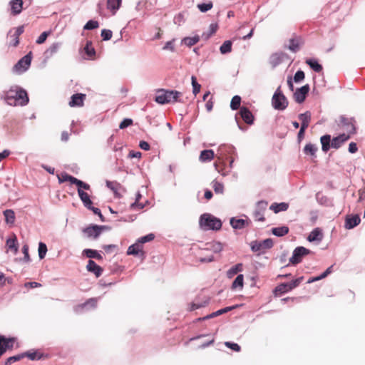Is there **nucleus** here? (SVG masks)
<instances>
[{
    "mask_svg": "<svg viewBox=\"0 0 365 365\" xmlns=\"http://www.w3.org/2000/svg\"><path fill=\"white\" fill-rule=\"evenodd\" d=\"M86 95L83 93H76L71 97L68 103L71 107H82L84 105Z\"/></svg>",
    "mask_w": 365,
    "mask_h": 365,
    "instance_id": "nucleus-15",
    "label": "nucleus"
},
{
    "mask_svg": "<svg viewBox=\"0 0 365 365\" xmlns=\"http://www.w3.org/2000/svg\"><path fill=\"white\" fill-rule=\"evenodd\" d=\"M98 26L99 24L97 21L90 20L86 24L83 29L85 30H92L94 29H97Z\"/></svg>",
    "mask_w": 365,
    "mask_h": 365,
    "instance_id": "nucleus-53",
    "label": "nucleus"
},
{
    "mask_svg": "<svg viewBox=\"0 0 365 365\" xmlns=\"http://www.w3.org/2000/svg\"><path fill=\"white\" fill-rule=\"evenodd\" d=\"M141 197H142L141 194L139 192H138V193L136 194L135 201L130 205V208L131 209H133V210H135V209L140 210V209H143L144 207V205L142 204V203H140V200Z\"/></svg>",
    "mask_w": 365,
    "mask_h": 365,
    "instance_id": "nucleus-45",
    "label": "nucleus"
},
{
    "mask_svg": "<svg viewBox=\"0 0 365 365\" xmlns=\"http://www.w3.org/2000/svg\"><path fill=\"white\" fill-rule=\"evenodd\" d=\"M272 232L277 237H282L289 232V227L287 226L274 227L272 230Z\"/></svg>",
    "mask_w": 365,
    "mask_h": 365,
    "instance_id": "nucleus-35",
    "label": "nucleus"
},
{
    "mask_svg": "<svg viewBox=\"0 0 365 365\" xmlns=\"http://www.w3.org/2000/svg\"><path fill=\"white\" fill-rule=\"evenodd\" d=\"M289 291H290V290L288 289L287 283H282V284H279L278 286H277L274 289V293L276 295L284 294Z\"/></svg>",
    "mask_w": 365,
    "mask_h": 365,
    "instance_id": "nucleus-46",
    "label": "nucleus"
},
{
    "mask_svg": "<svg viewBox=\"0 0 365 365\" xmlns=\"http://www.w3.org/2000/svg\"><path fill=\"white\" fill-rule=\"evenodd\" d=\"M243 265L242 263H238L235 266L232 267L230 269L227 271V277L229 279L232 278L235 275H236L238 272L242 271Z\"/></svg>",
    "mask_w": 365,
    "mask_h": 365,
    "instance_id": "nucleus-31",
    "label": "nucleus"
},
{
    "mask_svg": "<svg viewBox=\"0 0 365 365\" xmlns=\"http://www.w3.org/2000/svg\"><path fill=\"white\" fill-rule=\"evenodd\" d=\"M113 33L110 30L108 29H103L101 31V36L103 38V40L104 41H108L112 38Z\"/></svg>",
    "mask_w": 365,
    "mask_h": 365,
    "instance_id": "nucleus-58",
    "label": "nucleus"
},
{
    "mask_svg": "<svg viewBox=\"0 0 365 365\" xmlns=\"http://www.w3.org/2000/svg\"><path fill=\"white\" fill-rule=\"evenodd\" d=\"M14 342V338H6L5 336L0 335V357L7 349L13 348Z\"/></svg>",
    "mask_w": 365,
    "mask_h": 365,
    "instance_id": "nucleus-12",
    "label": "nucleus"
},
{
    "mask_svg": "<svg viewBox=\"0 0 365 365\" xmlns=\"http://www.w3.org/2000/svg\"><path fill=\"white\" fill-rule=\"evenodd\" d=\"M191 81L193 87V93L196 96L200 92L201 86L197 82L196 78L193 76L191 78Z\"/></svg>",
    "mask_w": 365,
    "mask_h": 365,
    "instance_id": "nucleus-55",
    "label": "nucleus"
},
{
    "mask_svg": "<svg viewBox=\"0 0 365 365\" xmlns=\"http://www.w3.org/2000/svg\"><path fill=\"white\" fill-rule=\"evenodd\" d=\"M309 91V86L308 84L297 88L294 93V98L296 102L302 103L304 101Z\"/></svg>",
    "mask_w": 365,
    "mask_h": 365,
    "instance_id": "nucleus-14",
    "label": "nucleus"
},
{
    "mask_svg": "<svg viewBox=\"0 0 365 365\" xmlns=\"http://www.w3.org/2000/svg\"><path fill=\"white\" fill-rule=\"evenodd\" d=\"M85 53H86L87 56L89 58L93 59L96 56V51L94 48L92 46V42L90 41H88L86 42V44L84 47Z\"/></svg>",
    "mask_w": 365,
    "mask_h": 365,
    "instance_id": "nucleus-34",
    "label": "nucleus"
},
{
    "mask_svg": "<svg viewBox=\"0 0 365 365\" xmlns=\"http://www.w3.org/2000/svg\"><path fill=\"white\" fill-rule=\"evenodd\" d=\"M143 245L139 242H137L128 247L127 254L131 255H138L140 254L143 256L144 252L143 251Z\"/></svg>",
    "mask_w": 365,
    "mask_h": 365,
    "instance_id": "nucleus-22",
    "label": "nucleus"
},
{
    "mask_svg": "<svg viewBox=\"0 0 365 365\" xmlns=\"http://www.w3.org/2000/svg\"><path fill=\"white\" fill-rule=\"evenodd\" d=\"M302 43V41L300 38H291L288 48L295 53L299 50Z\"/></svg>",
    "mask_w": 365,
    "mask_h": 365,
    "instance_id": "nucleus-30",
    "label": "nucleus"
},
{
    "mask_svg": "<svg viewBox=\"0 0 365 365\" xmlns=\"http://www.w3.org/2000/svg\"><path fill=\"white\" fill-rule=\"evenodd\" d=\"M338 125L346 130V133L345 134L349 135V138L351 135L356 133L355 120L352 118L341 116Z\"/></svg>",
    "mask_w": 365,
    "mask_h": 365,
    "instance_id": "nucleus-5",
    "label": "nucleus"
},
{
    "mask_svg": "<svg viewBox=\"0 0 365 365\" xmlns=\"http://www.w3.org/2000/svg\"><path fill=\"white\" fill-rule=\"evenodd\" d=\"M322 238H323V233H322V229L319 227H317V228L314 229L310 232V234L309 235V236L307 237V240L309 242H314V241L320 242L322 240Z\"/></svg>",
    "mask_w": 365,
    "mask_h": 365,
    "instance_id": "nucleus-23",
    "label": "nucleus"
},
{
    "mask_svg": "<svg viewBox=\"0 0 365 365\" xmlns=\"http://www.w3.org/2000/svg\"><path fill=\"white\" fill-rule=\"evenodd\" d=\"M306 63L308 64L311 68L314 71L319 73L322 71L323 68L316 60L308 59L306 61Z\"/></svg>",
    "mask_w": 365,
    "mask_h": 365,
    "instance_id": "nucleus-41",
    "label": "nucleus"
},
{
    "mask_svg": "<svg viewBox=\"0 0 365 365\" xmlns=\"http://www.w3.org/2000/svg\"><path fill=\"white\" fill-rule=\"evenodd\" d=\"M23 0H11L9 3L11 14L14 16L19 14L23 9Z\"/></svg>",
    "mask_w": 365,
    "mask_h": 365,
    "instance_id": "nucleus-21",
    "label": "nucleus"
},
{
    "mask_svg": "<svg viewBox=\"0 0 365 365\" xmlns=\"http://www.w3.org/2000/svg\"><path fill=\"white\" fill-rule=\"evenodd\" d=\"M225 345L227 347H228V348L231 349L232 350L237 351V352H239L241 350L240 346L236 343L226 341V342H225Z\"/></svg>",
    "mask_w": 365,
    "mask_h": 365,
    "instance_id": "nucleus-59",
    "label": "nucleus"
},
{
    "mask_svg": "<svg viewBox=\"0 0 365 365\" xmlns=\"http://www.w3.org/2000/svg\"><path fill=\"white\" fill-rule=\"evenodd\" d=\"M58 180L60 182H70L71 184H74L79 187H83L86 190H88L91 188L88 184L66 173H61V175L58 176Z\"/></svg>",
    "mask_w": 365,
    "mask_h": 365,
    "instance_id": "nucleus-7",
    "label": "nucleus"
},
{
    "mask_svg": "<svg viewBox=\"0 0 365 365\" xmlns=\"http://www.w3.org/2000/svg\"><path fill=\"white\" fill-rule=\"evenodd\" d=\"M361 222V219L359 215H348L345 220V228L350 230L358 225Z\"/></svg>",
    "mask_w": 365,
    "mask_h": 365,
    "instance_id": "nucleus-18",
    "label": "nucleus"
},
{
    "mask_svg": "<svg viewBox=\"0 0 365 365\" xmlns=\"http://www.w3.org/2000/svg\"><path fill=\"white\" fill-rule=\"evenodd\" d=\"M332 267H333V266H330L321 275L316 277H312V278L309 279L307 283H312L314 282H316V281H318V280L325 278L326 277L328 276V274H329L331 272Z\"/></svg>",
    "mask_w": 365,
    "mask_h": 365,
    "instance_id": "nucleus-42",
    "label": "nucleus"
},
{
    "mask_svg": "<svg viewBox=\"0 0 365 365\" xmlns=\"http://www.w3.org/2000/svg\"><path fill=\"white\" fill-rule=\"evenodd\" d=\"M197 7L201 12L205 13L210 10L213 7V4L212 1H208L207 3L198 4L197 5Z\"/></svg>",
    "mask_w": 365,
    "mask_h": 365,
    "instance_id": "nucleus-47",
    "label": "nucleus"
},
{
    "mask_svg": "<svg viewBox=\"0 0 365 365\" xmlns=\"http://www.w3.org/2000/svg\"><path fill=\"white\" fill-rule=\"evenodd\" d=\"M22 252L24 255V260L26 262H30V256L29 254V246L27 245H24L22 247Z\"/></svg>",
    "mask_w": 365,
    "mask_h": 365,
    "instance_id": "nucleus-63",
    "label": "nucleus"
},
{
    "mask_svg": "<svg viewBox=\"0 0 365 365\" xmlns=\"http://www.w3.org/2000/svg\"><path fill=\"white\" fill-rule=\"evenodd\" d=\"M5 221L7 224H14L15 221V213L12 210H6L4 212Z\"/></svg>",
    "mask_w": 365,
    "mask_h": 365,
    "instance_id": "nucleus-39",
    "label": "nucleus"
},
{
    "mask_svg": "<svg viewBox=\"0 0 365 365\" xmlns=\"http://www.w3.org/2000/svg\"><path fill=\"white\" fill-rule=\"evenodd\" d=\"M82 189L83 188L78 187V194L79 195V197L86 207H90L91 205H92L93 202L90 199L89 195L87 192H84Z\"/></svg>",
    "mask_w": 365,
    "mask_h": 365,
    "instance_id": "nucleus-24",
    "label": "nucleus"
},
{
    "mask_svg": "<svg viewBox=\"0 0 365 365\" xmlns=\"http://www.w3.org/2000/svg\"><path fill=\"white\" fill-rule=\"evenodd\" d=\"M14 100L16 101V104L19 106H25L29 102V97L25 90L20 89L16 92Z\"/></svg>",
    "mask_w": 365,
    "mask_h": 365,
    "instance_id": "nucleus-16",
    "label": "nucleus"
},
{
    "mask_svg": "<svg viewBox=\"0 0 365 365\" xmlns=\"http://www.w3.org/2000/svg\"><path fill=\"white\" fill-rule=\"evenodd\" d=\"M133 124V120L130 118H125L119 125L120 129H124Z\"/></svg>",
    "mask_w": 365,
    "mask_h": 365,
    "instance_id": "nucleus-64",
    "label": "nucleus"
},
{
    "mask_svg": "<svg viewBox=\"0 0 365 365\" xmlns=\"http://www.w3.org/2000/svg\"><path fill=\"white\" fill-rule=\"evenodd\" d=\"M240 103H241L240 96H235L231 100L230 108L232 110H237L240 106Z\"/></svg>",
    "mask_w": 365,
    "mask_h": 365,
    "instance_id": "nucleus-48",
    "label": "nucleus"
},
{
    "mask_svg": "<svg viewBox=\"0 0 365 365\" xmlns=\"http://www.w3.org/2000/svg\"><path fill=\"white\" fill-rule=\"evenodd\" d=\"M232 43L231 41H225L220 48L222 54H226L232 51Z\"/></svg>",
    "mask_w": 365,
    "mask_h": 365,
    "instance_id": "nucleus-43",
    "label": "nucleus"
},
{
    "mask_svg": "<svg viewBox=\"0 0 365 365\" xmlns=\"http://www.w3.org/2000/svg\"><path fill=\"white\" fill-rule=\"evenodd\" d=\"M272 104L277 110H284L288 106V101L282 93L280 87H279L274 93L272 98Z\"/></svg>",
    "mask_w": 365,
    "mask_h": 365,
    "instance_id": "nucleus-4",
    "label": "nucleus"
},
{
    "mask_svg": "<svg viewBox=\"0 0 365 365\" xmlns=\"http://www.w3.org/2000/svg\"><path fill=\"white\" fill-rule=\"evenodd\" d=\"M349 138V135L342 133L334 138L331 140L330 135H324L320 138L322 149L324 152H327L331 147L335 149H338Z\"/></svg>",
    "mask_w": 365,
    "mask_h": 365,
    "instance_id": "nucleus-1",
    "label": "nucleus"
},
{
    "mask_svg": "<svg viewBox=\"0 0 365 365\" xmlns=\"http://www.w3.org/2000/svg\"><path fill=\"white\" fill-rule=\"evenodd\" d=\"M83 253L88 258H94L98 260H101L103 259L102 256L95 250L91 249H86L83 250Z\"/></svg>",
    "mask_w": 365,
    "mask_h": 365,
    "instance_id": "nucleus-37",
    "label": "nucleus"
},
{
    "mask_svg": "<svg viewBox=\"0 0 365 365\" xmlns=\"http://www.w3.org/2000/svg\"><path fill=\"white\" fill-rule=\"evenodd\" d=\"M32 59V52L30 51L23 58H21L14 66V72L21 73L26 71L30 66Z\"/></svg>",
    "mask_w": 365,
    "mask_h": 365,
    "instance_id": "nucleus-6",
    "label": "nucleus"
},
{
    "mask_svg": "<svg viewBox=\"0 0 365 365\" xmlns=\"http://www.w3.org/2000/svg\"><path fill=\"white\" fill-rule=\"evenodd\" d=\"M25 357V354H21L16 356H11L7 359L6 361L5 362V365H11V364L18 361Z\"/></svg>",
    "mask_w": 365,
    "mask_h": 365,
    "instance_id": "nucleus-50",
    "label": "nucleus"
},
{
    "mask_svg": "<svg viewBox=\"0 0 365 365\" xmlns=\"http://www.w3.org/2000/svg\"><path fill=\"white\" fill-rule=\"evenodd\" d=\"M47 252V247L46 244L40 242L38 245V256L41 259H43Z\"/></svg>",
    "mask_w": 365,
    "mask_h": 365,
    "instance_id": "nucleus-52",
    "label": "nucleus"
},
{
    "mask_svg": "<svg viewBox=\"0 0 365 365\" xmlns=\"http://www.w3.org/2000/svg\"><path fill=\"white\" fill-rule=\"evenodd\" d=\"M181 96L182 93L179 91L161 89L158 91L155 101L160 104L171 103L180 102L179 98Z\"/></svg>",
    "mask_w": 365,
    "mask_h": 365,
    "instance_id": "nucleus-2",
    "label": "nucleus"
},
{
    "mask_svg": "<svg viewBox=\"0 0 365 365\" xmlns=\"http://www.w3.org/2000/svg\"><path fill=\"white\" fill-rule=\"evenodd\" d=\"M250 222L243 219H235L234 217L230 220V225L234 229H242L248 226Z\"/></svg>",
    "mask_w": 365,
    "mask_h": 365,
    "instance_id": "nucleus-25",
    "label": "nucleus"
},
{
    "mask_svg": "<svg viewBox=\"0 0 365 365\" xmlns=\"http://www.w3.org/2000/svg\"><path fill=\"white\" fill-rule=\"evenodd\" d=\"M273 246L272 239H266L262 242H254L252 245V250L253 252H260L266 249H269Z\"/></svg>",
    "mask_w": 365,
    "mask_h": 365,
    "instance_id": "nucleus-13",
    "label": "nucleus"
},
{
    "mask_svg": "<svg viewBox=\"0 0 365 365\" xmlns=\"http://www.w3.org/2000/svg\"><path fill=\"white\" fill-rule=\"evenodd\" d=\"M200 41V36L198 35H195L192 37H185L182 42L185 45L191 47L192 46L196 44Z\"/></svg>",
    "mask_w": 365,
    "mask_h": 365,
    "instance_id": "nucleus-40",
    "label": "nucleus"
},
{
    "mask_svg": "<svg viewBox=\"0 0 365 365\" xmlns=\"http://www.w3.org/2000/svg\"><path fill=\"white\" fill-rule=\"evenodd\" d=\"M223 311V309H221L220 310H217V312H215L203 318H198L197 319V321H201V320H205V319H210V318H212V317H217L220 314H224V312Z\"/></svg>",
    "mask_w": 365,
    "mask_h": 365,
    "instance_id": "nucleus-60",
    "label": "nucleus"
},
{
    "mask_svg": "<svg viewBox=\"0 0 365 365\" xmlns=\"http://www.w3.org/2000/svg\"><path fill=\"white\" fill-rule=\"evenodd\" d=\"M244 285V276L243 274H238L235 279L233 281L231 288L232 289H242Z\"/></svg>",
    "mask_w": 365,
    "mask_h": 365,
    "instance_id": "nucleus-33",
    "label": "nucleus"
},
{
    "mask_svg": "<svg viewBox=\"0 0 365 365\" xmlns=\"http://www.w3.org/2000/svg\"><path fill=\"white\" fill-rule=\"evenodd\" d=\"M6 247L9 250H14L15 254L17 252V251H18L17 238L14 234H13L12 236L6 240Z\"/></svg>",
    "mask_w": 365,
    "mask_h": 365,
    "instance_id": "nucleus-28",
    "label": "nucleus"
},
{
    "mask_svg": "<svg viewBox=\"0 0 365 365\" xmlns=\"http://www.w3.org/2000/svg\"><path fill=\"white\" fill-rule=\"evenodd\" d=\"M303 279V277H299L294 280H292V282H288L287 284H288V289L289 290H292L294 288L297 287V286H299V284L302 282Z\"/></svg>",
    "mask_w": 365,
    "mask_h": 365,
    "instance_id": "nucleus-56",
    "label": "nucleus"
},
{
    "mask_svg": "<svg viewBox=\"0 0 365 365\" xmlns=\"http://www.w3.org/2000/svg\"><path fill=\"white\" fill-rule=\"evenodd\" d=\"M212 188L216 194H222L224 191V186L218 181L214 180L212 182Z\"/></svg>",
    "mask_w": 365,
    "mask_h": 365,
    "instance_id": "nucleus-49",
    "label": "nucleus"
},
{
    "mask_svg": "<svg viewBox=\"0 0 365 365\" xmlns=\"http://www.w3.org/2000/svg\"><path fill=\"white\" fill-rule=\"evenodd\" d=\"M24 31V26H21L14 29V31H9L10 46L16 47L19 45V36L23 34Z\"/></svg>",
    "mask_w": 365,
    "mask_h": 365,
    "instance_id": "nucleus-11",
    "label": "nucleus"
},
{
    "mask_svg": "<svg viewBox=\"0 0 365 365\" xmlns=\"http://www.w3.org/2000/svg\"><path fill=\"white\" fill-rule=\"evenodd\" d=\"M311 113L306 111L299 115V119L301 120V126L308 128L311 121Z\"/></svg>",
    "mask_w": 365,
    "mask_h": 365,
    "instance_id": "nucleus-27",
    "label": "nucleus"
},
{
    "mask_svg": "<svg viewBox=\"0 0 365 365\" xmlns=\"http://www.w3.org/2000/svg\"><path fill=\"white\" fill-rule=\"evenodd\" d=\"M51 34V31H44L39 36L38 38L36 39V43L37 44H42L43 43L47 37Z\"/></svg>",
    "mask_w": 365,
    "mask_h": 365,
    "instance_id": "nucleus-54",
    "label": "nucleus"
},
{
    "mask_svg": "<svg viewBox=\"0 0 365 365\" xmlns=\"http://www.w3.org/2000/svg\"><path fill=\"white\" fill-rule=\"evenodd\" d=\"M86 269L88 272L93 273L96 277H99L103 272V268L92 259L88 260Z\"/></svg>",
    "mask_w": 365,
    "mask_h": 365,
    "instance_id": "nucleus-19",
    "label": "nucleus"
},
{
    "mask_svg": "<svg viewBox=\"0 0 365 365\" xmlns=\"http://www.w3.org/2000/svg\"><path fill=\"white\" fill-rule=\"evenodd\" d=\"M106 228V227L104 225H92L85 228L83 232L86 234L88 237L96 239Z\"/></svg>",
    "mask_w": 365,
    "mask_h": 365,
    "instance_id": "nucleus-10",
    "label": "nucleus"
},
{
    "mask_svg": "<svg viewBox=\"0 0 365 365\" xmlns=\"http://www.w3.org/2000/svg\"><path fill=\"white\" fill-rule=\"evenodd\" d=\"M121 3L122 0H107V9L114 15L120 7Z\"/></svg>",
    "mask_w": 365,
    "mask_h": 365,
    "instance_id": "nucleus-26",
    "label": "nucleus"
},
{
    "mask_svg": "<svg viewBox=\"0 0 365 365\" xmlns=\"http://www.w3.org/2000/svg\"><path fill=\"white\" fill-rule=\"evenodd\" d=\"M267 202L265 201L258 202L256 209L253 213L255 220L260 222H264L265 220L264 212L267 210Z\"/></svg>",
    "mask_w": 365,
    "mask_h": 365,
    "instance_id": "nucleus-9",
    "label": "nucleus"
},
{
    "mask_svg": "<svg viewBox=\"0 0 365 365\" xmlns=\"http://www.w3.org/2000/svg\"><path fill=\"white\" fill-rule=\"evenodd\" d=\"M304 78H305V74H304V71H298L294 74V81L296 83H298V82L303 81L304 79Z\"/></svg>",
    "mask_w": 365,
    "mask_h": 365,
    "instance_id": "nucleus-61",
    "label": "nucleus"
},
{
    "mask_svg": "<svg viewBox=\"0 0 365 365\" xmlns=\"http://www.w3.org/2000/svg\"><path fill=\"white\" fill-rule=\"evenodd\" d=\"M200 227L205 230H219L222 227V222L220 219L210 214H203L200 218Z\"/></svg>",
    "mask_w": 365,
    "mask_h": 365,
    "instance_id": "nucleus-3",
    "label": "nucleus"
},
{
    "mask_svg": "<svg viewBox=\"0 0 365 365\" xmlns=\"http://www.w3.org/2000/svg\"><path fill=\"white\" fill-rule=\"evenodd\" d=\"M241 118L248 125H252L254 123V115L252 112L246 107L240 108V110L239 112Z\"/></svg>",
    "mask_w": 365,
    "mask_h": 365,
    "instance_id": "nucleus-17",
    "label": "nucleus"
},
{
    "mask_svg": "<svg viewBox=\"0 0 365 365\" xmlns=\"http://www.w3.org/2000/svg\"><path fill=\"white\" fill-rule=\"evenodd\" d=\"M154 237L155 236L153 234H149L148 235L140 237L138 242H139L143 245V243L152 241L154 239Z\"/></svg>",
    "mask_w": 365,
    "mask_h": 365,
    "instance_id": "nucleus-62",
    "label": "nucleus"
},
{
    "mask_svg": "<svg viewBox=\"0 0 365 365\" xmlns=\"http://www.w3.org/2000/svg\"><path fill=\"white\" fill-rule=\"evenodd\" d=\"M107 187L110 189L115 197H121V190L123 187L121 185L115 181H106Z\"/></svg>",
    "mask_w": 365,
    "mask_h": 365,
    "instance_id": "nucleus-20",
    "label": "nucleus"
},
{
    "mask_svg": "<svg viewBox=\"0 0 365 365\" xmlns=\"http://www.w3.org/2000/svg\"><path fill=\"white\" fill-rule=\"evenodd\" d=\"M309 250L304 247H298L294 250L293 255L289 259V262L292 264H297L302 262L303 257L309 255Z\"/></svg>",
    "mask_w": 365,
    "mask_h": 365,
    "instance_id": "nucleus-8",
    "label": "nucleus"
},
{
    "mask_svg": "<svg viewBox=\"0 0 365 365\" xmlns=\"http://www.w3.org/2000/svg\"><path fill=\"white\" fill-rule=\"evenodd\" d=\"M289 207V205L286 202L281 203H272L269 207V209L273 210L275 213H277L280 211H286Z\"/></svg>",
    "mask_w": 365,
    "mask_h": 365,
    "instance_id": "nucleus-32",
    "label": "nucleus"
},
{
    "mask_svg": "<svg viewBox=\"0 0 365 365\" xmlns=\"http://www.w3.org/2000/svg\"><path fill=\"white\" fill-rule=\"evenodd\" d=\"M282 57L278 53L272 54L269 58V63L274 68L282 63Z\"/></svg>",
    "mask_w": 365,
    "mask_h": 365,
    "instance_id": "nucleus-44",
    "label": "nucleus"
},
{
    "mask_svg": "<svg viewBox=\"0 0 365 365\" xmlns=\"http://www.w3.org/2000/svg\"><path fill=\"white\" fill-rule=\"evenodd\" d=\"M206 245L207 250H210L215 253L221 252L223 249L222 244L218 242L207 243Z\"/></svg>",
    "mask_w": 365,
    "mask_h": 365,
    "instance_id": "nucleus-36",
    "label": "nucleus"
},
{
    "mask_svg": "<svg viewBox=\"0 0 365 365\" xmlns=\"http://www.w3.org/2000/svg\"><path fill=\"white\" fill-rule=\"evenodd\" d=\"M217 29H218V26L217 24H211L210 25V34H207V35L205 34H203L202 37L205 36V39L209 38L210 36H212L217 31Z\"/></svg>",
    "mask_w": 365,
    "mask_h": 365,
    "instance_id": "nucleus-57",
    "label": "nucleus"
},
{
    "mask_svg": "<svg viewBox=\"0 0 365 365\" xmlns=\"http://www.w3.org/2000/svg\"><path fill=\"white\" fill-rule=\"evenodd\" d=\"M214 157L215 153L212 150H205L200 155V160L202 162L210 161Z\"/></svg>",
    "mask_w": 365,
    "mask_h": 365,
    "instance_id": "nucleus-29",
    "label": "nucleus"
},
{
    "mask_svg": "<svg viewBox=\"0 0 365 365\" xmlns=\"http://www.w3.org/2000/svg\"><path fill=\"white\" fill-rule=\"evenodd\" d=\"M25 354V357H28L31 360H38L41 359L42 357V354L37 352V351H33V352H26L24 353Z\"/></svg>",
    "mask_w": 365,
    "mask_h": 365,
    "instance_id": "nucleus-51",
    "label": "nucleus"
},
{
    "mask_svg": "<svg viewBox=\"0 0 365 365\" xmlns=\"http://www.w3.org/2000/svg\"><path fill=\"white\" fill-rule=\"evenodd\" d=\"M317 147L312 143L307 144L304 148V153L306 155H309L311 156H316V152L317 151Z\"/></svg>",
    "mask_w": 365,
    "mask_h": 365,
    "instance_id": "nucleus-38",
    "label": "nucleus"
}]
</instances>
